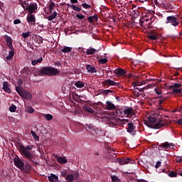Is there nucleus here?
<instances>
[{
	"instance_id": "obj_61",
	"label": "nucleus",
	"mask_w": 182,
	"mask_h": 182,
	"mask_svg": "<svg viewBox=\"0 0 182 182\" xmlns=\"http://www.w3.org/2000/svg\"><path fill=\"white\" fill-rule=\"evenodd\" d=\"M115 86H117V87H119V89H122V87H123V86L121 85V84L119 83V82H116Z\"/></svg>"
},
{
	"instance_id": "obj_32",
	"label": "nucleus",
	"mask_w": 182,
	"mask_h": 182,
	"mask_svg": "<svg viewBox=\"0 0 182 182\" xmlns=\"http://www.w3.org/2000/svg\"><path fill=\"white\" fill-rule=\"evenodd\" d=\"M72 49L73 48L71 47L65 46L64 48H63L61 50V52H63L64 53H68L71 52Z\"/></svg>"
},
{
	"instance_id": "obj_64",
	"label": "nucleus",
	"mask_w": 182,
	"mask_h": 182,
	"mask_svg": "<svg viewBox=\"0 0 182 182\" xmlns=\"http://www.w3.org/2000/svg\"><path fill=\"white\" fill-rule=\"evenodd\" d=\"M176 124H182V118H181V119H178V121H176Z\"/></svg>"
},
{
	"instance_id": "obj_1",
	"label": "nucleus",
	"mask_w": 182,
	"mask_h": 182,
	"mask_svg": "<svg viewBox=\"0 0 182 182\" xmlns=\"http://www.w3.org/2000/svg\"><path fill=\"white\" fill-rule=\"evenodd\" d=\"M18 149L23 154V156L28 159L30 162H31L35 166L38 165V161H36V156L30 151L33 149V146H31V145H28L27 147H24L23 145L20 144Z\"/></svg>"
},
{
	"instance_id": "obj_47",
	"label": "nucleus",
	"mask_w": 182,
	"mask_h": 182,
	"mask_svg": "<svg viewBox=\"0 0 182 182\" xmlns=\"http://www.w3.org/2000/svg\"><path fill=\"white\" fill-rule=\"evenodd\" d=\"M75 101L77 102H78V103H81V104H82L83 102H85L84 100H82L80 99V97H77V98H75Z\"/></svg>"
},
{
	"instance_id": "obj_18",
	"label": "nucleus",
	"mask_w": 182,
	"mask_h": 182,
	"mask_svg": "<svg viewBox=\"0 0 182 182\" xmlns=\"http://www.w3.org/2000/svg\"><path fill=\"white\" fill-rule=\"evenodd\" d=\"M21 97L26 100H31L33 95L31 92L27 91H23V93L21 95Z\"/></svg>"
},
{
	"instance_id": "obj_34",
	"label": "nucleus",
	"mask_w": 182,
	"mask_h": 182,
	"mask_svg": "<svg viewBox=\"0 0 182 182\" xmlns=\"http://www.w3.org/2000/svg\"><path fill=\"white\" fill-rule=\"evenodd\" d=\"M16 91L18 93V95L21 97L23 92V90L20 86L16 87Z\"/></svg>"
},
{
	"instance_id": "obj_20",
	"label": "nucleus",
	"mask_w": 182,
	"mask_h": 182,
	"mask_svg": "<svg viewBox=\"0 0 182 182\" xmlns=\"http://www.w3.org/2000/svg\"><path fill=\"white\" fill-rule=\"evenodd\" d=\"M127 132H129V134H132L136 129V127L134 125L133 122H129L127 124Z\"/></svg>"
},
{
	"instance_id": "obj_2",
	"label": "nucleus",
	"mask_w": 182,
	"mask_h": 182,
	"mask_svg": "<svg viewBox=\"0 0 182 182\" xmlns=\"http://www.w3.org/2000/svg\"><path fill=\"white\" fill-rule=\"evenodd\" d=\"M156 121L157 119L154 117V115H149L147 117V121H146V124L148 127H150L154 129H161V127H164L168 125V123L163 119H159V121L156 123ZM151 123H154V124H151Z\"/></svg>"
},
{
	"instance_id": "obj_42",
	"label": "nucleus",
	"mask_w": 182,
	"mask_h": 182,
	"mask_svg": "<svg viewBox=\"0 0 182 182\" xmlns=\"http://www.w3.org/2000/svg\"><path fill=\"white\" fill-rule=\"evenodd\" d=\"M81 6H82L85 9H89L92 8V6L87 4H82Z\"/></svg>"
},
{
	"instance_id": "obj_13",
	"label": "nucleus",
	"mask_w": 182,
	"mask_h": 182,
	"mask_svg": "<svg viewBox=\"0 0 182 182\" xmlns=\"http://www.w3.org/2000/svg\"><path fill=\"white\" fill-rule=\"evenodd\" d=\"M43 62V58L42 55H40L39 57H34V58L31 59V65L33 66L37 65L38 63H41Z\"/></svg>"
},
{
	"instance_id": "obj_22",
	"label": "nucleus",
	"mask_w": 182,
	"mask_h": 182,
	"mask_svg": "<svg viewBox=\"0 0 182 182\" xmlns=\"http://www.w3.org/2000/svg\"><path fill=\"white\" fill-rule=\"evenodd\" d=\"M86 69L87 70L88 73H97L96 68L92 65H87Z\"/></svg>"
},
{
	"instance_id": "obj_7",
	"label": "nucleus",
	"mask_w": 182,
	"mask_h": 182,
	"mask_svg": "<svg viewBox=\"0 0 182 182\" xmlns=\"http://www.w3.org/2000/svg\"><path fill=\"white\" fill-rule=\"evenodd\" d=\"M26 10H28L30 14H36L38 10V5L36 3H31L30 5L28 4Z\"/></svg>"
},
{
	"instance_id": "obj_19",
	"label": "nucleus",
	"mask_w": 182,
	"mask_h": 182,
	"mask_svg": "<svg viewBox=\"0 0 182 182\" xmlns=\"http://www.w3.org/2000/svg\"><path fill=\"white\" fill-rule=\"evenodd\" d=\"M79 176V173H74V176L72 174H69L65 177V180L68 181V182H73L75 180V177Z\"/></svg>"
},
{
	"instance_id": "obj_39",
	"label": "nucleus",
	"mask_w": 182,
	"mask_h": 182,
	"mask_svg": "<svg viewBox=\"0 0 182 182\" xmlns=\"http://www.w3.org/2000/svg\"><path fill=\"white\" fill-rule=\"evenodd\" d=\"M54 7H55V4L54 2L50 3L49 6V10L50 14H53V10Z\"/></svg>"
},
{
	"instance_id": "obj_48",
	"label": "nucleus",
	"mask_w": 182,
	"mask_h": 182,
	"mask_svg": "<svg viewBox=\"0 0 182 182\" xmlns=\"http://www.w3.org/2000/svg\"><path fill=\"white\" fill-rule=\"evenodd\" d=\"M60 174L63 177H67L68 176V171H61Z\"/></svg>"
},
{
	"instance_id": "obj_62",
	"label": "nucleus",
	"mask_w": 182,
	"mask_h": 182,
	"mask_svg": "<svg viewBox=\"0 0 182 182\" xmlns=\"http://www.w3.org/2000/svg\"><path fill=\"white\" fill-rule=\"evenodd\" d=\"M136 182H148V181H145L144 179L141 178V179H136Z\"/></svg>"
},
{
	"instance_id": "obj_11",
	"label": "nucleus",
	"mask_w": 182,
	"mask_h": 182,
	"mask_svg": "<svg viewBox=\"0 0 182 182\" xmlns=\"http://www.w3.org/2000/svg\"><path fill=\"white\" fill-rule=\"evenodd\" d=\"M26 20L30 25H35L36 22V16L33 14H28L27 15Z\"/></svg>"
},
{
	"instance_id": "obj_54",
	"label": "nucleus",
	"mask_w": 182,
	"mask_h": 182,
	"mask_svg": "<svg viewBox=\"0 0 182 182\" xmlns=\"http://www.w3.org/2000/svg\"><path fill=\"white\" fill-rule=\"evenodd\" d=\"M158 150H159V151H163V150H164V147L163 146V143L161 144L160 145H159V146H158Z\"/></svg>"
},
{
	"instance_id": "obj_40",
	"label": "nucleus",
	"mask_w": 182,
	"mask_h": 182,
	"mask_svg": "<svg viewBox=\"0 0 182 182\" xmlns=\"http://www.w3.org/2000/svg\"><path fill=\"white\" fill-rule=\"evenodd\" d=\"M16 109V106L14 105H11L9 107L10 112H15Z\"/></svg>"
},
{
	"instance_id": "obj_52",
	"label": "nucleus",
	"mask_w": 182,
	"mask_h": 182,
	"mask_svg": "<svg viewBox=\"0 0 182 182\" xmlns=\"http://www.w3.org/2000/svg\"><path fill=\"white\" fill-rule=\"evenodd\" d=\"M161 162L160 161H158L156 162V166H155V168H159L161 167Z\"/></svg>"
},
{
	"instance_id": "obj_45",
	"label": "nucleus",
	"mask_w": 182,
	"mask_h": 182,
	"mask_svg": "<svg viewBox=\"0 0 182 182\" xmlns=\"http://www.w3.org/2000/svg\"><path fill=\"white\" fill-rule=\"evenodd\" d=\"M36 41L38 42V43H43V38L41 36H38V37H36Z\"/></svg>"
},
{
	"instance_id": "obj_5",
	"label": "nucleus",
	"mask_w": 182,
	"mask_h": 182,
	"mask_svg": "<svg viewBox=\"0 0 182 182\" xmlns=\"http://www.w3.org/2000/svg\"><path fill=\"white\" fill-rule=\"evenodd\" d=\"M117 114L130 116L133 114V108L132 107H124V108L117 110Z\"/></svg>"
},
{
	"instance_id": "obj_14",
	"label": "nucleus",
	"mask_w": 182,
	"mask_h": 182,
	"mask_svg": "<svg viewBox=\"0 0 182 182\" xmlns=\"http://www.w3.org/2000/svg\"><path fill=\"white\" fill-rule=\"evenodd\" d=\"M4 40L6 41L7 46L11 49V50H14L12 38L8 36H5Z\"/></svg>"
},
{
	"instance_id": "obj_26",
	"label": "nucleus",
	"mask_w": 182,
	"mask_h": 182,
	"mask_svg": "<svg viewBox=\"0 0 182 182\" xmlns=\"http://www.w3.org/2000/svg\"><path fill=\"white\" fill-rule=\"evenodd\" d=\"M74 85L78 87V89H82V87H85V82L81 80H78L74 82Z\"/></svg>"
},
{
	"instance_id": "obj_4",
	"label": "nucleus",
	"mask_w": 182,
	"mask_h": 182,
	"mask_svg": "<svg viewBox=\"0 0 182 182\" xmlns=\"http://www.w3.org/2000/svg\"><path fill=\"white\" fill-rule=\"evenodd\" d=\"M14 162L16 165V167L22 171L23 173L26 174L31 173V171L32 170V166L29 164L28 161H26L25 165L24 161L21 159L18 158V156H16L14 159Z\"/></svg>"
},
{
	"instance_id": "obj_56",
	"label": "nucleus",
	"mask_w": 182,
	"mask_h": 182,
	"mask_svg": "<svg viewBox=\"0 0 182 182\" xmlns=\"http://www.w3.org/2000/svg\"><path fill=\"white\" fill-rule=\"evenodd\" d=\"M154 90H155V92H156V95H161V90L157 89V88H155Z\"/></svg>"
},
{
	"instance_id": "obj_63",
	"label": "nucleus",
	"mask_w": 182,
	"mask_h": 182,
	"mask_svg": "<svg viewBox=\"0 0 182 182\" xmlns=\"http://www.w3.org/2000/svg\"><path fill=\"white\" fill-rule=\"evenodd\" d=\"M93 20L95 19V21H97L98 20V16L97 15H94L92 16Z\"/></svg>"
},
{
	"instance_id": "obj_3",
	"label": "nucleus",
	"mask_w": 182,
	"mask_h": 182,
	"mask_svg": "<svg viewBox=\"0 0 182 182\" xmlns=\"http://www.w3.org/2000/svg\"><path fill=\"white\" fill-rule=\"evenodd\" d=\"M35 77L43 76V75H51L55 76L59 74L58 69L50 66H45L41 68L40 70L34 72Z\"/></svg>"
},
{
	"instance_id": "obj_50",
	"label": "nucleus",
	"mask_w": 182,
	"mask_h": 182,
	"mask_svg": "<svg viewBox=\"0 0 182 182\" xmlns=\"http://www.w3.org/2000/svg\"><path fill=\"white\" fill-rule=\"evenodd\" d=\"M134 89L137 90L141 92H144V88H139V87H137L136 85H134Z\"/></svg>"
},
{
	"instance_id": "obj_25",
	"label": "nucleus",
	"mask_w": 182,
	"mask_h": 182,
	"mask_svg": "<svg viewBox=\"0 0 182 182\" xmlns=\"http://www.w3.org/2000/svg\"><path fill=\"white\" fill-rule=\"evenodd\" d=\"M83 109L85 110V112H88V113H91V114L95 113V111L94 109H92L91 108V107H90V106H88V105H85L83 106Z\"/></svg>"
},
{
	"instance_id": "obj_55",
	"label": "nucleus",
	"mask_w": 182,
	"mask_h": 182,
	"mask_svg": "<svg viewBox=\"0 0 182 182\" xmlns=\"http://www.w3.org/2000/svg\"><path fill=\"white\" fill-rule=\"evenodd\" d=\"M23 84V80H18L17 81V85H18V87L21 86Z\"/></svg>"
},
{
	"instance_id": "obj_31",
	"label": "nucleus",
	"mask_w": 182,
	"mask_h": 182,
	"mask_svg": "<svg viewBox=\"0 0 182 182\" xmlns=\"http://www.w3.org/2000/svg\"><path fill=\"white\" fill-rule=\"evenodd\" d=\"M182 86L181 83H174L173 85H171L168 87L169 90L178 89Z\"/></svg>"
},
{
	"instance_id": "obj_36",
	"label": "nucleus",
	"mask_w": 182,
	"mask_h": 182,
	"mask_svg": "<svg viewBox=\"0 0 182 182\" xmlns=\"http://www.w3.org/2000/svg\"><path fill=\"white\" fill-rule=\"evenodd\" d=\"M31 134L33 136L35 141H38L39 140V136H38V134L35 132L31 131Z\"/></svg>"
},
{
	"instance_id": "obj_9",
	"label": "nucleus",
	"mask_w": 182,
	"mask_h": 182,
	"mask_svg": "<svg viewBox=\"0 0 182 182\" xmlns=\"http://www.w3.org/2000/svg\"><path fill=\"white\" fill-rule=\"evenodd\" d=\"M116 163H118L120 165H124V164H133L134 161H132L130 159H117Z\"/></svg>"
},
{
	"instance_id": "obj_51",
	"label": "nucleus",
	"mask_w": 182,
	"mask_h": 182,
	"mask_svg": "<svg viewBox=\"0 0 182 182\" xmlns=\"http://www.w3.org/2000/svg\"><path fill=\"white\" fill-rule=\"evenodd\" d=\"M142 85H143V83H141V82H140L139 81L132 83L133 87H134V85H136V87H137V86H141Z\"/></svg>"
},
{
	"instance_id": "obj_49",
	"label": "nucleus",
	"mask_w": 182,
	"mask_h": 182,
	"mask_svg": "<svg viewBox=\"0 0 182 182\" xmlns=\"http://www.w3.org/2000/svg\"><path fill=\"white\" fill-rule=\"evenodd\" d=\"M76 18H77L80 20H82V19H84L85 18V16L82 14L80 15V14H77L76 15Z\"/></svg>"
},
{
	"instance_id": "obj_33",
	"label": "nucleus",
	"mask_w": 182,
	"mask_h": 182,
	"mask_svg": "<svg viewBox=\"0 0 182 182\" xmlns=\"http://www.w3.org/2000/svg\"><path fill=\"white\" fill-rule=\"evenodd\" d=\"M96 53V49L90 48L86 50L87 55H92Z\"/></svg>"
},
{
	"instance_id": "obj_60",
	"label": "nucleus",
	"mask_w": 182,
	"mask_h": 182,
	"mask_svg": "<svg viewBox=\"0 0 182 182\" xmlns=\"http://www.w3.org/2000/svg\"><path fill=\"white\" fill-rule=\"evenodd\" d=\"M87 19H88V22H90V23H93L94 22L92 16H88Z\"/></svg>"
},
{
	"instance_id": "obj_16",
	"label": "nucleus",
	"mask_w": 182,
	"mask_h": 182,
	"mask_svg": "<svg viewBox=\"0 0 182 182\" xmlns=\"http://www.w3.org/2000/svg\"><path fill=\"white\" fill-rule=\"evenodd\" d=\"M10 87H11V85H10L9 82H3V87H2V90H3L4 92H6L10 94V93H11Z\"/></svg>"
},
{
	"instance_id": "obj_43",
	"label": "nucleus",
	"mask_w": 182,
	"mask_h": 182,
	"mask_svg": "<svg viewBox=\"0 0 182 182\" xmlns=\"http://www.w3.org/2000/svg\"><path fill=\"white\" fill-rule=\"evenodd\" d=\"M177 175H178V173H176L174 171H171L169 173H168V176L170 177H177Z\"/></svg>"
},
{
	"instance_id": "obj_15",
	"label": "nucleus",
	"mask_w": 182,
	"mask_h": 182,
	"mask_svg": "<svg viewBox=\"0 0 182 182\" xmlns=\"http://www.w3.org/2000/svg\"><path fill=\"white\" fill-rule=\"evenodd\" d=\"M116 82L112 80H106L102 82V85L103 87H110L115 86Z\"/></svg>"
},
{
	"instance_id": "obj_23",
	"label": "nucleus",
	"mask_w": 182,
	"mask_h": 182,
	"mask_svg": "<svg viewBox=\"0 0 182 182\" xmlns=\"http://www.w3.org/2000/svg\"><path fill=\"white\" fill-rule=\"evenodd\" d=\"M106 108L108 110H113L116 109V106L114 104L112 103L110 101L106 102Z\"/></svg>"
},
{
	"instance_id": "obj_24",
	"label": "nucleus",
	"mask_w": 182,
	"mask_h": 182,
	"mask_svg": "<svg viewBox=\"0 0 182 182\" xmlns=\"http://www.w3.org/2000/svg\"><path fill=\"white\" fill-rule=\"evenodd\" d=\"M48 180L50 182H59L58 176L55 175V173H50V176H48Z\"/></svg>"
},
{
	"instance_id": "obj_35",
	"label": "nucleus",
	"mask_w": 182,
	"mask_h": 182,
	"mask_svg": "<svg viewBox=\"0 0 182 182\" xmlns=\"http://www.w3.org/2000/svg\"><path fill=\"white\" fill-rule=\"evenodd\" d=\"M26 112H28V113L31 114V113H33L34 109H33V107H31V106H28V107H26Z\"/></svg>"
},
{
	"instance_id": "obj_27",
	"label": "nucleus",
	"mask_w": 182,
	"mask_h": 182,
	"mask_svg": "<svg viewBox=\"0 0 182 182\" xmlns=\"http://www.w3.org/2000/svg\"><path fill=\"white\" fill-rule=\"evenodd\" d=\"M14 50H11L9 51V55H7L6 57V62H7L8 60H11L14 58Z\"/></svg>"
},
{
	"instance_id": "obj_17",
	"label": "nucleus",
	"mask_w": 182,
	"mask_h": 182,
	"mask_svg": "<svg viewBox=\"0 0 182 182\" xmlns=\"http://www.w3.org/2000/svg\"><path fill=\"white\" fill-rule=\"evenodd\" d=\"M162 146L164 147V151H167L170 149L174 148V144L169 142H164L162 143Z\"/></svg>"
},
{
	"instance_id": "obj_30",
	"label": "nucleus",
	"mask_w": 182,
	"mask_h": 182,
	"mask_svg": "<svg viewBox=\"0 0 182 182\" xmlns=\"http://www.w3.org/2000/svg\"><path fill=\"white\" fill-rule=\"evenodd\" d=\"M57 161L60 164H65L68 162V159L60 156L59 158H58Z\"/></svg>"
},
{
	"instance_id": "obj_21",
	"label": "nucleus",
	"mask_w": 182,
	"mask_h": 182,
	"mask_svg": "<svg viewBox=\"0 0 182 182\" xmlns=\"http://www.w3.org/2000/svg\"><path fill=\"white\" fill-rule=\"evenodd\" d=\"M67 6L71 9H73L76 12H80L82 10V5H80L79 6H75L74 4H67Z\"/></svg>"
},
{
	"instance_id": "obj_46",
	"label": "nucleus",
	"mask_w": 182,
	"mask_h": 182,
	"mask_svg": "<svg viewBox=\"0 0 182 182\" xmlns=\"http://www.w3.org/2000/svg\"><path fill=\"white\" fill-rule=\"evenodd\" d=\"M30 35H31V32L28 31L26 33H23L21 34V36H23V38H28Z\"/></svg>"
},
{
	"instance_id": "obj_38",
	"label": "nucleus",
	"mask_w": 182,
	"mask_h": 182,
	"mask_svg": "<svg viewBox=\"0 0 182 182\" xmlns=\"http://www.w3.org/2000/svg\"><path fill=\"white\" fill-rule=\"evenodd\" d=\"M112 182H120V179L117 176H111Z\"/></svg>"
},
{
	"instance_id": "obj_12",
	"label": "nucleus",
	"mask_w": 182,
	"mask_h": 182,
	"mask_svg": "<svg viewBox=\"0 0 182 182\" xmlns=\"http://www.w3.org/2000/svg\"><path fill=\"white\" fill-rule=\"evenodd\" d=\"M113 73L117 76V77H120L126 74V70L122 69V68H117L114 70Z\"/></svg>"
},
{
	"instance_id": "obj_41",
	"label": "nucleus",
	"mask_w": 182,
	"mask_h": 182,
	"mask_svg": "<svg viewBox=\"0 0 182 182\" xmlns=\"http://www.w3.org/2000/svg\"><path fill=\"white\" fill-rule=\"evenodd\" d=\"M173 93H176V95H178V94H180V93L182 92V90H181V89L173 88Z\"/></svg>"
},
{
	"instance_id": "obj_10",
	"label": "nucleus",
	"mask_w": 182,
	"mask_h": 182,
	"mask_svg": "<svg viewBox=\"0 0 182 182\" xmlns=\"http://www.w3.org/2000/svg\"><path fill=\"white\" fill-rule=\"evenodd\" d=\"M85 129L90 132L93 136H95L97 134L96 129L92 124H87V125L84 126Z\"/></svg>"
},
{
	"instance_id": "obj_58",
	"label": "nucleus",
	"mask_w": 182,
	"mask_h": 182,
	"mask_svg": "<svg viewBox=\"0 0 182 182\" xmlns=\"http://www.w3.org/2000/svg\"><path fill=\"white\" fill-rule=\"evenodd\" d=\"M21 23V20H19V19H16V20L14 21V23L15 25H18V24H19V23Z\"/></svg>"
},
{
	"instance_id": "obj_53",
	"label": "nucleus",
	"mask_w": 182,
	"mask_h": 182,
	"mask_svg": "<svg viewBox=\"0 0 182 182\" xmlns=\"http://www.w3.org/2000/svg\"><path fill=\"white\" fill-rule=\"evenodd\" d=\"M114 152H116V150L114 149H112V148L108 149L109 154H114Z\"/></svg>"
},
{
	"instance_id": "obj_57",
	"label": "nucleus",
	"mask_w": 182,
	"mask_h": 182,
	"mask_svg": "<svg viewBox=\"0 0 182 182\" xmlns=\"http://www.w3.org/2000/svg\"><path fill=\"white\" fill-rule=\"evenodd\" d=\"M102 92L103 95H106V96L109 95V92L107 90H103Z\"/></svg>"
},
{
	"instance_id": "obj_8",
	"label": "nucleus",
	"mask_w": 182,
	"mask_h": 182,
	"mask_svg": "<svg viewBox=\"0 0 182 182\" xmlns=\"http://www.w3.org/2000/svg\"><path fill=\"white\" fill-rule=\"evenodd\" d=\"M147 37L149 38V39H150L151 41H157L159 39V38L161 37L160 34L159 33H157L156 31H151V32H149L148 33Z\"/></svg>"
},
{
	"instance_id": "obj_37",
	"label": "nucleus",
	"mask_w": 182,
	"mask_h": 182,
	"mask_svg": "<svg viewBox=\"0 0 182 182\" xmlns=\"http://www.w3.org/2000/svg\"><path fill=\"white\" fill-rule=\"evenodd\" d=\"M44 117H45L46 119L48 120V121L53 120V115H52V114H45V115H44Z\"/></svg>"
},
{
	"instance_id": "obj_6",
	"label": "nucleus",
	"mask_w": 182,
	"mask_h": 182,
	"mask_svg": "<svg viewBox=\"0 0 182 182\" xmlns=\"http://www.w3.org/2000/svg\"><path fill=\"white\" fill-rule=\"evenodd\" d=\"M166 23H171V25L176 27L179 25V20L174 16H167Z\"/></svg>"
},
{
	"instance_id": "obj_59",
	"label": "nucleus",
	"mask_w": 182,
	"mask_h": 182,
	"mask_svg": "<svg viewBox=\"0 0 182 182\" xmlns=\"http://www.w3.org/2000/svg\"><path fill=\"white\" fill-rule=\"evenodd\" d=\"M176 161V162H178V163L182 162V158H181V156H177Z\"/></svg>"
},
{
	"instance_id": "obj_44",
	"label": "nucleus",
	"mask_w": 182,
	"mask_h": 182,
	"mask_svg": "<svg viewBox=\"0 0 182 182\" xmlns=\"http://www.w3.org/2000/svg\"><path fill=\"white\" fill-rule=\"evenodd\" d=\"M98 62L99 63H101V64H105L106 63L108 62V60L107 58H102V59H100Z\"/></svg>"
},
{
	"instance_id": "obj_28",
	"label": "nucleus",
	"mask_w": 182,
	"mask_h": 182,
	"mask_svg": "<svg viewBox=\"0 0 182 182\" xmlns=\"http://www.w3.org/2000/svg\"><path fill=\"white\" fill-rule=\"evenodd\" d=\"M19 4H20V6H21L25 11H26V8L28 6V3L26 2V0H19Z\"/></svg>"
},
{
	"instance_id": "obj_29",
	"label": "nucleus",
	"mask_w": 182,
	"mask_h": 182,
	"mask_svg": "<svg viewBox=\"0 0 182 182\" xmlns=\"http://www.w3.org/2000/svg\"><path fill=\"white\" fill-rule=\"evenodd\" d=\"M58 16V13L57 11H54V13L46 17V18L48 21H53V19H55L56 17Z\"/></svg>"
}]
</instances>
